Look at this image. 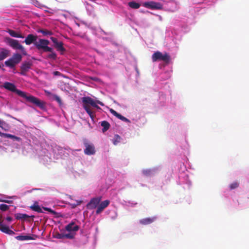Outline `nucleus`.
I'll return each mask as SVG.
<instances>
[{
    "instance_id": "f257e3e1",
    "label": "nucleus",
    "mask_w": 249,
    "mask_h": 249,
    "mask_svg": "<svg viewBox=\"0 0 249 249\" xmlns=\"http://www.w3.org/2000/svg\"><path fill=\"white\" fill-rule=\"evenodd\" d=\"M3 87L10 91L15 92L20 97L25 99L27 101L35 104L41 108L44 107V104L43 102L34 96L27 95L26 92L17 89L16 86L12 83L5 82L3 83Z\"/></svg>"
},
{
    "instance_id": "f03ea898",
    "label": "nucleus",
    "mask_w": 249,
    "mask_h": 249,
    "mask_svg": "<svg viewBox=\"0 0 249 249\" xmlns=\"http://www.w3.org/2000/svg\"><path fill=\"white\" fill-rule=\"evenodd\" d=\"M170 59V56L167 53H165L163 54L159 51H157L152 55V60L153 62L162 61L165 63L168 64Z\"/></svg>"
},
{
    "instance_id": "7ed1b4c3",
    "label": "nucleus",
    "mask_w": 249,
    "mask_h": 249,
    "mask_svg": "<svg viewBox=\"0 0 249 249\" xmlns=\"http://www.w3.org/2000/svg\"><path fill=\"white\" fill-rule=\"evenodd\" d=\"M22 60V56L19 53H15L12 56L5 61L4 64L6 67L11 69L14 68L16 65L18 64Z\"/></svg>"
},
{
    "instance_id": "20e7f679",
    "label": "nucleus",
    "mask_w": 249,
    "mask_h": 249,
    "mask_svg": "<svg viewBox=\"0 0 249 249\" xmlns=\"http://www.w3.org/2000/svg\"><path fill=\"white\" fill-rule=\"evenodd\" d=\"M50 42L48 40L39 39L38 41L35 42V47L38 50H42L44 52H52L53 48L48 46Z\"/></svg>"
},
{
    "instance_id": "39448f33",
    "label": "nucleus",
    "mask_w": 249,
    "mask_h": 249,
    "mask_svg": "<svg viewBox=\"0 0 249 249\" xmlns=\"http://www.w3.org/2000/svg\"><path fill=\"white\" fill-rule=\"evenodd\" d=\"M7 42L8 44L12 48L20 50L24 54L25 52L24 48L19 43L17 40L14 39L9 37L7 38Z\"/></svg>"
},
{
    "instance_id": "423d86ee",
    "label": "nucleus",
    "mask_w": 249,
    "mask_h": 249,
    "mask_svg": "<svg viewBox=\"0 0 249 249\" xmlns=\"http://www.w3.org/2000/svg\"><path fill=\"white\" fill-rule=\"evenodd\" d=\"M83 143L85 147L84 153L86 155H92L95 153V147L92 143H89L87 140H84Z\"/></svg>"
},
{
    "instance_id": "0eeeda50",
    "label": "nucleus",
    "mask_w": 249,
    "mask_h": 249,
    "mask_svg": "<svg viewBox=\"0 0 249 249\" xmlns=\"http://www.w3.org/2000/svg\"><path fill=\"white\" fill-rule=\"evenodd\" d=\"M50 39L53 43V46L57 51L61 52V53L62 54L66 51L62 41H58L56 38L52 36L50 37Z\"/></svg>"
},
{
    "instance_id": "6e6552de",
    "label": "nucleus",
    "mask_w": 249,
    "mask_h": 249,
    "mask_svg": "<svg viewBox=\"0 0 249 249\" xmlns=\"http://www.w3.org/2000/svg\"><path fill=\"white\" fill-rule=\"evenodd\" d=\"M143 6L152 9L160 10L162 8V5L159 3L153 1L145 2L143 4Z\"/></svg>"
},
{
    "instance_id": "1a4fd4ad",
    "label": "nucleus",
    "mask_w": 249,
    "mask_h": 249,
    "mask_svg": "<svg viewBox=\"0 0 249 249\" xmlns=\"http://www.w3.org/2000/svg\"><path fill=\"white\" fill-rule=\"evenodd\" d=\"M102 197L101 196L94 197L92 198L90 201L87 204V207L89 209H93L97 208L98 205L101 202Z\"/></svg>"
},
{
    "instance_id": "9d476101",
    "label": "nucleus",
    "mask_w": 249,
    "mask_h": 249,
    "mask_svg": "<svg viewBox=\"0 0 249 249\" xmlns=\"http://www.w3.org/2000/svg\"><path fill=\"white\" fill-rule=\"evenodd\" d=\"M32 63L29 61L24 62L20 66L19 74L22 75H26V73L31 68Z\"/></svg>"
},
{
    "instance_id": "9b49d317",
    "label": "nucleus",
    "mask_w": 249,
    "mask_h": 249,
    "mask_svg": "<svg viewBox=\"0 0 249 249\" xmlns=\"http://www.w3.org/2000/svg\"><path fill=\"white\" fill-rule=\"evenodd\" d=\"M109 203L110 201L108 200H106L101 203L100 202L96 211V213L98 214L101 213L103 210L109 205Z\"/></svg>"
},
{
    "instance_id": "f8f14e48",
    "label": "nucleus",
    "mask_w": 249,
    "mask_h": 249,
    "mask_svg": "<svg viewBox=\"0 0 249 249\" xmlns=\"http://www.w3.org/2000/svg\"><path fill=\"white\" fill-rule=\"evenodd\" d=\"M82 101L84 105H88L89 106L90 105L94 107L100 108V107L97 105L96 102H95L92 98L89 97H83Z\"/></svg>"
},
{
    "instance_id": "ddd939ff",
    "label": "nucleus",
    "mask_w": 249,
    "mask_h": 249,
    "mask_svg": "<svg viewBox=\"0 0 249 249\" xmlns=\"http://www.w3.org/2000/svg\"><path fill=\"white\" fill-rule=\"evenodd\" d=\"M37 39V36H35L33 34H29L26 37L24 42H25L26 45H30L32 43H34L35 45V42H36Z\"/></svg>"
},
{
    "instance_id": "4468645a",
    "label": "nucleus",
    "mask_w": 249,
    "mask_h": 249,
    "mask_svg": "<svg viewBox=\"0 0 249 249\" xmlns=\"http://www.w3.org/2000/svg\"><path fill=\"white\" fill-rule=\"evenodd\" d=\"M65 229L68 231H76L79 229V227L77 225H75L74 223L71 222L65 227Z\"/></svg>"
},
{
    "instance_id": "2eb2a0df",
    "label": "nucleus",
    "mask_w": 249,
    "mask_h": 249,
    "mask_svg": "<svg viewBox=\"0 0 249 249\" xmlns=\"http://www.w3.org/2000/svg\"><path fill=\"white\" fill-rule=\"evenodd\" d=\"M155 217L145 218L140 220V223L142 225H148L152 223L156 220Z\"/></svg>"
},
{
    "instance_id": "dca6fc26",
    "label": "nucleus",
    "mask_w": 249,
    "mask_h": 249,
    "mask_svg": "<svg viewBox=\"0 0 249 249\" xmlns=\"http://www.w3.org/2000/svg\"><path fill=\"white\" fill-rule=\"evenodd\" d=\"M0 230L5 233L9 235H13L15 234V232L11 230H10L8 226L4 225H0Z\"/></svg>"
},
{
    "instance_id": "f3484780",
    "label": "nucleus",
    "mask_w": 249,
    "mask_h": 249,
    "mask_svg": "<svg viewBox=\"0 0 249 249\" xmlns=\"http://www.w3.org/2000/svg\"><path fill=\"white\" fill-rule=\"evenodd\" d=\"M83 107L91 119L93 120L95 116L94 112L92 111L90 107L88 105H83Z\"/></svg>"
},
{
    "instance_id": "a211bd4d",
    "label": "nucleus",
    "mask_w": 249,
    "mask_h": 249,
    "mask_svg": "<svg viewBox=\"0 0 249 249\" xmlns=\"http://www.w3.org/2000/svg\"><path fill=\"white\" fill-rule=\"evenodd\" d=\"M0 136H3L5 138H10L13 139V140L17 141H20L21 140V138L16 136L7 134V133H2L0 132Z\"/></svg>"
},
{
    "instance_id": "6ab92c4d",
    "label": "nucleus",
    "mask_w": 249,
    "mask_h": 249,
    "mask_svg": "<svg viewBox=\"0 0 249 249\" xmlns=\"http://www.w3.org/2000/svg\"><path fill=\"white\" fill-rule=\"evenodd\" d=\"M30 208L33 211H34L37 213H43V212L42 210V209L38 205V203L37 202H35L32 206H30Z\"/></svg>"
},
{
    "instance_id": "aec40b11",
    "label": "nucleus",
    "mask_w": 249,
    "mask_h": 249,
    "mask_svg": "<svg viewBox=\"0 0 249 249\" xmlns=\"http://www.w3.org/2000/svg\"><path fill=\"white\" fill-rule=\"evenodd\" d=\"M9 51L5 49H2L0 52V61L4 60L9 55Z\"/></svg>"
},
{
    "instance_id": "412c9836",
    "label": "nucleus",
    "mask_w": 249,
    "mask_h": 249,
    "mask_svg": "<svg viewBox=\"0 0 249 249\" xmlns=\"http://www.w3.org/2000/svg\"><path fill=\"white\" fill-rule=\"evenodd\" d=\"M36 31L38 33H42L44 36H52L53 35V33L51 31L45 29H38Z\"/></svg>"
},
{
    "instance_id": "4be33fe9",
    "label": "nucleus",
    "mask_w": 249,
    "mask_h": 249,
    "mask_svg": "<svg viewBox=\"0 0 249 249\" xmlns=\"http://www.w3.org/2000/svg\"><path fill=\"white\" fill-rule=\"evenodd\" d=\"M8 33L12 37H17V38H24V36L21 34L17 33L14 30L9 29L8 31Z\"/></svg>"
},
{
    "instance_id": "5701e85b",
    "label": "nucleus",
    "mask_w": 249,
    "mask_h": 249,
    "mask_svg": "<svg viewBox=\"0 0 249 249\" xmlns=\"http://www.w3.org/2000/svg\"><path fill=\"white\" fill-rule=\"evenodd\" d=\"M101 125L103 127L102 129V131L103 132L107 131L109 128L110 126L109 123L106 121H102L101 123Z\"/></svg>"
},
{
    "instance_id": "b1692460",
    "label": "nucleus",
    "mask_w": 249,
    "mask_h": 249,
    "mask_svg": "<svg viewBox=\"0 0 249 249\" xmlns=\"http://www.w3.org/2000/svg\"><path fill=\"white\" fill-rule=\"evenodd\" d=\"M16 238L19 241H24L32 239L30 236L28 235H18L16 237Z\"/></svg>"
},
{
    "instance_id": "393cba45",
    "label": "nucleus",
    "mask_w": 249,
    "mask_h": 249,
    "mask_svg": "<svg viewBox=\"0 0 249 249\" xmlns=\"http://www.w3.org/2000/svg\"><path fill=\"white\" fill-rule=\"evenodd\" d=\"M30 216L26 214H23V213H17L16 215V218L17 219H24L30 217Z\"/></svg>"
},
{
    "instance_id": "a878e982",
    "label": "nucleus",
    "mask_w": 249,
    "mask_h": 249,
    "mask_svg": "<svg viewBox=\"0 0 249 249\" xmlns=\"http://www.w3.org/2000/svg\"><path fill=\"white\" fill-rule=\"evenodd\" d=\"M128 5L133 9H138L140 7V4L135 1H130L128 2Z\"/></svg>"
},
{
    "instance_id": "bb28decb",
    "label": "nucleus",
    "mask_w": 249,
    "mask_h": 249,
    "mask_svg": "<svg viewBox=\"0 0 249 249\" xmlns=\"http://www.w3.org/2000/svg\"><path fill=\"white\" fill-rule=\"evenodd\" d=\"M121 139V138L119 135H115L112 140L113 144L114 145L117 144L119 142H120Z\"/></svg>"
},
{
    "instance_id": "cd10ccee",
    "label": "nucleus",
    "mask_w": 249,
    "mask_h": 249,
    "mask_svg": "<svg viewBox=\"0 0 249 249\" xmlns=\"http://www.w3.org/2000/svg\"><path fill=\"white\" fill-rule=\"evenodd\" d=\"M50 52L51 53L47 55V58L53 60H55L56 59L57 56L56 54L54 52L53 50V49L52 52Z\"/></svg>"
},
{
    "instance_id": "c85d7f7f",
    "label": "nucleus",
    "mask_w": 249,
    "mask_h": 249,
    "mask_svg": "<svg viewBox=\"0 0 249 249\" xmlns=\"http://www.w3.org/2000/svg\"><path fill=\"white\" fill-rule=\"evenodd\" d=\"M9 209V206L5 204H0V210L2 211H6Z\"/></svg>"
},
{
    "instance_id": "c756f323",
    "label": "nucleus",
    "mask_w": 249,
    "mask_h": 249,
    "mask_svg": "<svg viewBox=\"0 0 249 249\" xmlns=\"http://www.w3.org/2000/svg\"><path fill=\"white\" fill-rule=\"evenodd\" d=\"M238 186L239 183L237 182H234L230 185V187L231 190H232L237 188Z\"/></svg>"
},
{
    "instance_id": "7c9ffc66",
    "label": "nucleus",
    "mask_w": 249,
    "mask_h": 249,
    "mask_svg": "<svg viewBox=\"0 0 249 249\" xmlns=\"http://www.w3.org/2000/svg\"><path fill=\"white\" fill-rule=\"evenodd\" d=\"M118 119H120L122 121H124L125 122H129V120L125 118V117L122 116L120 114L118 115Z\"/></svg>"
},
{
    "instance_id": "2f4dec72",
    "label": "nucleus",
    "mask_w": 249,
    "mask_h": 249,
    "mask_svg": "<svg viewBox=\"0 0 249 249\" xmlns=\"http://www.w3.org/2000/svg\"><path fill=\"white\" fill-rule=\"evenodd\" d=\"M143 174L146 176H149L151 175V171L150 169H145L142 171Z\"/></svg>"
},
{
    "instance_id": "473e14b6",
    "label": "nucleus",
    "mask_w": 249,
    "mask_h": 249,
    "mask_svg": "<svg viewBox=\"0 0 249 249\" xmlns=\"http://www.w3.org/2000/svg\"><path fill=\"white\" fill-rule=\"evenodd\" d=\"M43 209H44V210L47 211L53 214H55L56 213L54 211H53V210L51 209L50 208L43 207Z\"/></svg>"
},
{
    "instance_id": "72a5a7b5",
    "label": "nucleus",
    "mask_w": 249,
    "mask_h": 249,
    "mask_svg": "<svg viewBox=\"0 0 249 249\" xmlns=\"http://www.w3.org/2000/svg\"><path fill=\"white\" fill-rule=\"evenodd\" d=\"M53 98L59 104H62L61 100L59 96L56 95H53Z\"/></svg>"
},
{
    "instance_id": "f704fd0d",
    "label": "nucleus",
    "mask_w": 249,
    "mask_h": 249,
    "mask_svg": "<svg viewBox=\"0 0 249 249\" xmlns=\"http://www.w3.org/2000/svg\"><path fill=\"white\" fill-rule=\"evenodd\" d=\"M64 235V237L69 239H72L74 237V235L72 233H67Z\"/></svg>"
},
{
    "instance_id": "c9c22d12",
    "label": "nucleus",
    "mask_w": 249,
    "mask_h": 249,
    "mask_svg": "<svg viewBox=\"0 0 249 249\" xmlns=\"http://www.w3.org/2000/svg\"><path fill=\"white\" fill-rule=\"evenodd\" d=\"M110 112L114 115L115 116H116L117 118L118 117V115L120 114L119 113H117L115 110H114L113 109H110Z\"/></svg>"
},
{
    "instance_id": "e433bc0d",
    "label": "nucleus",
    "mask_w": 249,
    "mask_h": 249,
    "mask_svg": "<svg viewBox=\"0 0 249 249\" xmlns=\"http://www.w3.org/2000/svg\"><path fill=\"white\" fill-rule=\"evenodd\" d=\"M81 202H82L81 201H77V204H71L72 208H75L77 205H80Z\"/></svg>"
},
{
    "instance_id": "4c0bfd02",
    "label": "nucleus",
    "mask_w": 249,
    "mask_h": 249,
    "mask_svg": "<svg viewBox=\"0 0 249 249\" xmlns=\"http://www.w3.org/2000/svg\"><path fill=\"white\" fill-rule=\"evenodd\" d=\"M0 202H3L7 203H10L12 202V201H11V200H4V199H0Z\"/></svg>"
},
{
    "instance_id": "58836bf2",
    "label": "nucleus",
    "mask_w": 249,
    "mask_h": 249,
    "mask_svg": "<svg viewBox=\"0 0 249 249\" xmlns=\"http://www.w3.org/2000/svg\"><path fill=\"white\" fill-rule=\"evenodd\" d=\"M56 237L58 239H62L63 238H64V235L61 234H58Z\"/></svg>"
},
{
    "instance_id": "ea45409f",
    "label": "nucleus",
    "mask_w": 249,
    "mask_h": 249,
    "mask_svg": "<svg viewBox=\"0 0 249 249\" xmlns=\"http://www.w3.org/2000/svg\"><path fill=\"white\" fill-rule=\"evenodd\" d=\"M53 75L55 76H59L61 75V73L58 71H55L53 72Z\"/></svg>"
},
{
    "instance_id": "a19ab883",
    "label": "nucleus",
    "mask_w": 249,
    "mask_h": 249,
    "mask_svg": "<svg viewBox=\"0 0 249 249\" xmlns=\"http://www.w3.org/2000/svg\"><path fill=\"white\" fill-rule=\"evenodd\" d=\"M6 220H7L8 221L10 222V221H11L12 220V218L10 216H7L6 218Z\"/></svg>"
},
{
    "instance_id": "79ce46f5",
    "label": "nucleus",
    "mask_w": 249,
    "mask_h": 249,
    "mask_svg": "<svg viewBox=\"0 0 249 249\" xmlns=\"http://www.w3.org/2000/svg\"><path fill=\"white\" fill-rule=\"evenodd\" d=\"M4 124V122L0 120V127H2V125Z\"/></svg>"
},
{
    "instance_id": "37998d69",
    "label": "nucleus",
    "mask_w": 249,
    "mask_h": 249,
    "mask_svg": "<svg viewBox=\"0 0 249 249\" xmlns=\"http://www.w3.org/2000/svg\"><path fill=\"white\" fill-rule=\"evenodd\" d=\"M96 103H97V104H99V105H101V106H103V105H104V104H103V103H102V102H100V101H98L96 102Z\"/></svg>"
},
{
    "instance_id": "c03bdc74",
    "label": "nucleus",
    "mask_w": 249,
    "mask_h": 249,
    "mask_svg": "<svg viewBox=\"0 0 249 249\" xmlns=\"http://www.w3.org/2000/svg\"><path fill=\"white\" fill-rule=\"evenodd\" d=\"M45 93H46L47 94H48V95H50V94H51V92H50V91H47V90H45Z\"/></svg>"
}]
</instances>
